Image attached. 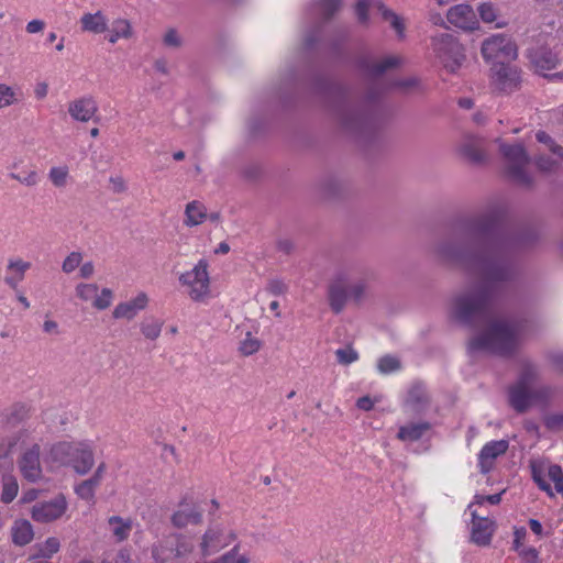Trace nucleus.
Listing matches in <instances>:
<instances>
[{"instance_id":"09e8293b","label":"nucleus","mask_w":563,"mask_h":563,"mask_svg":"<svg viewBox=\"0 0 563 563\" xmlns=\"http://www.w3.org/2000/svg\"><path fill=\"white\" fill-rule=\"evenodd\" d=\"M319 5L321 13L329 18L340 8L341 0H320Z\"/></svg>"},{"instance_id":"3c124183","label":"nucleus","mask_w":563,"mask_h":563,"mask_svg":"<svg viewBox=\"0 0 563 563\" xmlns=\"http://www.w3.org/2000/svg\"><path fill=\"white\" fill-rule=\"evenodd\" d=\"M239 553V545H235L227 553L222 554L213 561H197L196 563H232Z\"/></svg>"},{"instance_id":"c756f323","label":"nucleus","mask_w":563,"mask_h":563,"mask_svg":"<svg viewBox=\"0 0 563 563\" xmlns=\"http://www.w3.org/2000/svg\"><path fill=\"white\" fill-rule=\"evenodd\" d=\"M132 35V27L128 20L117 19L112 22L108 41L112 44L120 38H129Z\"/></svg>"},{"instance_id":"39448f33","label":"nucleus","mask_w":563,"mask_h":563,"mask_svg":"<svg viewBox=\"0 0 563 563\" xmlns=\"http://www.w3.org/2000/svg\"><path fill=\"white\" fill-rule=\"evenodd\" d=\"M499 150L506 163V172L511 180L521 185H529L531 177L527 172L529 156L521 144H505L500 141Z\"/></svg>"},{"instance_id":"79ce46f5","label":"nucleus","mask_w":563,"mask_h":563,"mask_svg":"<svg viewBox=\"0 0 563 563\" xmlns=\"http://www.w3.org/2000/svg\"><path fill=\"white\" fill-rule=\"evenodd\" d=\"M559 157L553 158L551 156L540 154L536 158V166L541 170L545 173H553L556 172L560 168V162Z\"/></svg>"},{"instance_id":"8fccbe9b","label":"nucleus","mask_w":563,"mask_h":563,"mask_svg":"<svg viewBox=\"0 0 563 563\" xmlns=\"http://www.w3.org/2000/svg\"><path fill=\"white\" fill-rule=\"evenodd\" d=\"M95 488H92L86 481H82L75 487L76 494L85 500H92L95 497Z\"/></svg>"},{"instance_id":"5701e85b","label":"nucleus","mask_w":563,"mask_h":563,"mask_svg":"<svg viewBox=\"0 0 563 563\" xmlns=\"http://www.w3.org/2000/svg\"><path fill=\"white\" fill-rule=\"evenodd\" d=\"M431 424L427 421L409 422L399 427L397 439L402 442L419 441L429 430Z\"/></svg>"},{"instance_id":"4be33fe9","label":"nucleus","mask_w":563,"mask_h":563,"mask_svg":"<svg viewBox=\"0 0 563 563\" xmlns=\"http://www.w3.org/2000/svg\"><path fill=\"white\" fill-rule=\"evenodd\" d=\"M529 59L531 64L534 66L537 71H547L554 69L559 63L560 58L556 53H553L551 49L547 47H540L537 49H531L529 52Z\"/></svg>"},{"instance_id":"7c9ffc66","label":"nucleus","mask_w":563,"mask_h":563,"mask_svg":"<svg viewBox=\"0 0 563 563\" xmlns=\"http://www.w3.org/2000/svg\"><path fill=\"white\" fill-rule=\"evenodd\" d=\"M34 556L41 559H51L60 549V542L56 537H49L44 542L34 545Z\"/></svg>"},{"instance_id":"e2e57ef3","label":"nucleus","mask_w":563,"mask_h":563,"mask_svg":"<svg viewBox=\"0 0 563 563\" xmlns=\"http://www.w3.org/2000/svg\"><path fill=\"white\" fill-rule=\"evenodd\" d=\"M114 563H133V560L129 551L120 550L114 559Z\"/></svg>"},{"instance_id":"a211bd4d","label":"nucleus","mask_w":563,"mask_h":563,"mask_svg":"<svg viewBox=\"0 0 563 563\" xmlns=\"http://www.w3.org/2000/svg\"><path fill=\"white\" fill-rule=\"evenodd\" d=\"M148 305V296L145 292H139L134 298L120 302L112 311L114 319H134L140 311L144 310Z\"/></svg>"},{"instance_id":"aec40b11","label":"nucleus","mask_w":563,"mask_h":563,"mask_svg":"<svg viewBox=\"0 0 563 563\" xmlns=\"http://www.w3.org/2000/svg\"><path fill=\"white\" fill-rule=\"evenodd\" d=\"M202 520V511L196 504L183 503L172 516V522L177 528L198 525Z\"/></svg>"},{"instance_id":"6e6552de","label":"nucleus","mask_w":563,"mask_h":563,"mask_svg":"<svg viewBox=\"0 0 563 563\" xmlns=\"http://www.w3.org/2000/svg\"><path fill=\"white\" fill-rule=\"evenodd\" d=\"M482 55L487 62H509L516 59L517 47L510 37L497 34L486 38L482 44Z\"/></svg>"},{"instance_id":"f257e3e1","label":"nucleus","mask_w":563,"mask_h":563,"mask_svg":"<svg viewBox=\"0 0 563 563\" xmlns=\"http://www.w3.org/2000/svg\"><path fill=\"white\" fill-rule=\"evenodd\" d=\"M467 234L476 250H461L451 242L437 246V255L476 274L481 283L455 295L451 300V314L466 325L482 324L484 330L468 342L471 352L485 351L499 355L512 353L519 345L521 327L495 319L490 311L494 284L510 278V254L515 240L498 222L496 212L482 214L471 222Z\"/></svg>"},{"instance_id":"412c9836","label":"nucleus","mask_w":563,"mask_h":563,"mask_svg":"<svg viewBox=\"0 0 563 563\" xmlns=\"http://www.w3.org/2000/svg\"><path fill=\"white\" fill-rule=\"evenodd\" d=\"M31 266V262L24 261L21 257H10L7 263L8 275L4 277L5 285L13 290H18L20 283L24 279L25 273Z\"/></svg>"},{"instance_id":"58836bf2","label":"nucleus","mask_w":563,"mask_h":563,"mask_svg":"<svg viewBox=\"0 0 563 563\" xmlns=\"http://www.w3.org/2000/svg\"><path fill=\"white\" fill-rule=\"evenodd\" d=\"M400 367V361L396 356L385 355L377 361V369L384 375L397 372Z\"/></svg>"},{"instance_id":"393cba45","label":"nucleus","mask_w":563,"mask_h":563,"mask_svg":"<svg viewBox=\"0 0 563 563\" xmlns=\"http://www.w3.org/2000/svg\"><path fill=\"white\" fill-rule=\"evenodd\" d=\"M133 528V521L130 518L111 516L108 519V529L117 542L128 540Z\"/></svg>"},{"instance_id":"7ed1b4c3","label":"nucleus","mask_w":563,"mask_h":563,"mask_svg":"<svg viewBox=\"0 0 563 563\" xmlns=\"http://www.w3.org/2000/svg\"><path fill=\"white\" fill-rule=\"evenodd\" d=\"M369 278H360L347 284V276L339 273L329 287V302L331 309L339 313L343 310L349 300L358 303L369 294Z\"/></svg>"},{"instance_id":"69168bd1","label":"nucleus","mask_w":563,"mask_h":563,"mask_svg":"<svg viewBox=\"0 0 563 563\" xmlns=\"http://www.w3.org/2000/svg\"><path fill=\"white\" fill-rule=\"evenodd\" d=\"M58 324L54 320H45L43 330L46 333H57Z\"/></svg>"},{"instance_id":"f704fd0d","label":"nucleus","mask_w":563,"mask_h":563,"mask_svg":"<svg viewBox=\"0 0 563 563\" xmlns=\"http://www.w3.org/2000/svg\"><path fill=\"white\" fill-rule=\"evenodd\" d=\"M400 62L401 59L398 56H387L382 60L375 62L368 66V71L373 76H379L386 70L398 66Z\"/></svg>"},{"instance_id":"cd10ccee","label":"nucleus","mask_w":563,"mask_h":563,"mask_svg":"<svg viewBox=\"0 0 563 563\" xmlns=\"http://www.w3.org/2000/svg\"><path fill=\"white\" fill-rule=\"evenodd\" d=\"M76 442H58L51 446L48 457L52 462L70 465L74 455Z\"/></svg>"},{"instance_id":"2eb2a0df","label":"nucleus","mask_w":563,"mask_h":563,"mask_svg":"<svg viewBox=\"0 0 563 563\" xmlns=\"http://www.w3.org/2000/svg\"><path fill=\"white\" fill-rule=\"evenodd\" d=\"M98 112V103L91 96L77 98L68 103V113L77 122L87 123Z\"/></svg>"},{"instance_id":"423d86ee","label":"nucleus","mask_w":563,"mask_h":563,"mask_svg":"<svg viewBox=\"0 0 563 563\" xmlns=\"http://www.w3.org/2000/svg\"><path fill=\"white\" fill-rule=\"evenodd\" d=\"M437 57L445 69L455 73L464 60L463 47L451 34H440L432 38Z\"/></svg>"},{"instance_id":"de8ad7c7","label":"nucleus","mask_w":563,"mask_h":563,"mask_svg":"<svg viewBox=\"0 0 563 563\" xmlns=\"http://www.w3.org/2000/svg\"><path fill=\"white\" fill-rule=\"evenodd\" d=\"M544 426L550 431L563 430V413H551L544 417Z\"/></svg>"},{"instance_id":"20e7f679","label":"nucleus","mask_w":563,"mask_h":563,"mask_svg":"<svg viewBox=\"0 0 563 563\" xmlns=\"http://www.w3.org/2000/svg\"><path fill=\"white\" fill-rule=\"evenodd\" d=\"M209 266L208 260L200 258L192 268L179 275V284L186 288V294L194 301H205L210 295Z\"/></svg>"},{"instance_id":"c03bdc74","label":"nucleus","mask_w":563,"mask_h":563,"mask_svg":"<svg viewBox=\"0 0 563 563\" xmlns=\"http://www.w3.org/2000/svg\"><path fill=\"white\" fill-rule=\"evenodd\" d=\"M261 347V341L253 336L250 332L246 333V336L240 343V352L244 356H250L256 353Z\"/></svg>"},{"instance_id":"49530a36","label":"nucleus","mask_w":563,"mask_h":563,"mask_svg":"<svg viewBox=\"0 0 563 563\" xmlns=\"http://www.w3.org/2000/svg\"><path fill=\"white\" fill-rule=\"evenodd\" d=\"M481 19L485 23H493L497 20V10L490 2H484L478 7Z\"/></svg>"},{"instance_id":"bb28decb","label":"nucleus","mask_w":563,"mask_h":563,"mask_svg":"<svg viewBox=\"0 0 563 563\" xmlns=\"http://www.w3.org/2000/svg\"><path fill=\"white\" fill-rule=\"evenodd\" d=\"M80 24L82 31L95 34H100L108 30V19L101 11L82 14Z\"/></svg>"},{"instance_id":"72a5a7b5","label":"nucleus","mask_w":563,"mask_h":563,"mask_svg":"<svg viewBox=\"0 0 563 563\" xmlns=\"http://www.w3.org/2000/svg\"><path fill=\"white\" fill-rule=\"evenodd\" d=\"M140 328L145 339L155 341L161 335L163 322L155 318H146L141 322Z\"/></svg>"},{"instance_id":"9b49d317","label":"nucleus","mask_w":563,"mask_h":563,"mask_svg":"<svg viewBox=\"0 0 563 563\" xmlns=\"http://www.w3.org/2000/svg\"><path fill=\"white\" fill-rule=\"evenodd\" d=\"M40 453V445L35 443L25 452H23L20 460L18 461L19 470L22 476L31 483H35L42 477Z\"/></svg>"},{"instance_id":"a18cd8bd","label":"nucleus","mask_w":563,"mask_h":563,"mask_svg":"<svg viewBox=\"0 0 563 563\" xmlns=\"http://www.w3.org/2000/svg\"><path fill=\"white\" fill-rule=\"evenodd\" d=\"M336 360L342 365H350L358 358L357 352L350 345L335 351Z\"/></svg>"},{"instance_id":"f3484780","label":"nucleus","mask_w":563,"mask_h":563,"mask_svg":"<svg viewBox=\"0 0 563 563\" xmlns=\"http://www.w3.org/2000/svg\"><path fill=\"white\" fill-rule=\"evenodd\" d=\"M95 464L93 444L89 441L76 442L70 465L78 474H87Z\"/></svg>"},{"instance_id":"0e129e2a","label":"nucleus","mask_w":563,"mask_h":563,"mask_svg":"<svg viewBox=\"0 0 563 563\" xmlns=\"http://www.w3.org/2000/svg\"><path fill=\"white\" fill-rule=\"evenodd\" d=\"M154 68L156 71L163 74V75H167L168 74V65H167V62L165 59H157L155 63H154Z\"/></svg>"},{"instance_id":"1a4fd4ad","label":"nucleus","mask_w":563,"mask_h":563,"mask_svg":"<svg viewBox=\"0 0 563 563\" xmlns=\"http://www.w3.org/2000/svg\"><path fill=\"white\" fill-rule=\"evenodd\" d=\"M492 80L496 89L503 92H512L521 82L520 70L504 62L494 63L492 67Z\"/></svg>"},{"instance_id":"b1692460","label":"nucleus","mask_w":563,"mask_h":563,"mask_svg":"<svg viewBox=\"0 0 563 563\" xmlns=\"http://www.w3.org/2000/svg\"><path fill=\"white\" fill-rule=\"evenodd\" d=\"M460 154L472 163H482L486 154L482 146V140L475 136L466 137L460 145Z\"/></svg>"},{"instance_id":"a878e982","label":"nucleus","mask_w":563,"mask_h":563,"mask_svg":"<svg viewBox=\"0 0 563 563\" xmlns=\"http://www.w3.org/2000/svg\"><path fill=\"white\" fill-rule=\"evenodd\" d=\"M11 538L15 545L23 547L29 544L34 538V530L30 521L18 519L11 527Z\"/></svg>"},{"instance_id":"f03ea898","label":"nucleus","mask_w":563,"mask_h":563,"mask_svg":"<svg viewBox=\"0 0 563 563\" xmlns=\"http://www.w3.org/2000/svg\"><path fill=\"white\" fill-rule=\"evenodd\" d=\"M538 371L532 364H525L518 380L509 388V404L517 412L530 407L547 404L552 397V388L538 383Z\"/></svg>"},{"instance_id":"13d9d810","label":"nucleus","mask_w":563,"mask_h":563,"mask_svg":"<svg viewBox=\"0 0 563 563\" xmlns=\"http://www.w3.org/2000/svg\"><path fill=\"white\" fill-rule=\"evenodd\" d=\"M44 29H45V22L40 19H34V20L30 21L25 26V30L29 34L40 33Z\"/></svg>"},{"instance_id":"5fc2aeb1","label":"nucleus","mask_w":563,"mask_h":563,"mask_svg":"<svg viewBox=\"0 0 563 563\" xmlns=\"http://www.w3.org/2000/svg\"><path fill=\"white\" fill-rule=\"evenodd\" d=\"M518 552L527 563H537L538 551L534 548H522Z\"/></svg>"},{"instance_id":"37998d69","label":"nucleus","mask_w":563,"mask_h":563,"mask_svg":"<svg viewBox=\"0 0 563 563\" xmlns=\"http://www.w3.org/2000/svg\"><path fill=\"white\" fill-rule=\"evenodd\" d=\"M9 177L26 187H34L40 181V176L35 169L24 172L22 174L10 173Z\"/></svg>"},{"instance_id":"052dcab7","label":"nucleus","mask_w":563,"mask_h":563,"mask_svg":"<svg viewBox=\"0 0 563 563\" xmlns=\"http://www.w3.org/2000/svg\"><path fill=\"white\" fill-rule=\"evenodd\" d=\"M374 404H375V401L371 397L364 396V397L358 398L356 406L361 410L368 411V410L373 409Z\"/></svg>"},{"instance_id":"6ab92c4d","label":"nucleus","mask_w":563,"mask_h":563,"mask_svg":"<svg viewBox=\"0 0 563 563\" xmlns=\"http://www.w3.org/2000/svg\"><path fill=\"white\" fill-rule=\"evenodd\" d=\"M448 21L456 27L463 30H474L477 25L475 12L468 4H457L452 7L446 14Z\"/></svg>"},{"instance_id":"ddd939ff","label":"nucleus","mask_w":563,"mask_h":563,"mask_svg":"<svg viewBox=\"0 0 563 563\" xmlns=\"http://www.w3.org/2000/svg\"><path fill=\"white\" fill-rule=\"evenodd\" d=\"M533 479L538 486L547 492L550 496H553L550 484L544 479L542 474H547L548 477L553 482L556 493L563 494V471L561 466L556 464L544 466H532Z\"/></svg>"},{"instance_id":"680f3d73","label":"nucleus","mask_w":563,"mask_h":563,"mask_svg":"<svg viewBox=\"0 0 563 563\" xmlns=\"http://www.w3.org/2000/svg\"><path fill=\"white\" fill-rule=\"evenodd\" d=\"M514 536H515L514 548L517 551H519L520 549H522V541L526 537V529L525 528L516 529L514 532Z\"/></svg>"},{"instance_id":"9d476101","label":"nucleus","mask_w":563,"mask_h":563,"mask_svg":"<svg viewBox=\"0 0 563 563\" xmlns=\"http://www.w3.org/2000/svg\"><path fill=\"white\" fill-rule=\"evenodd\" d=\"M67 509V501L64 496H57L48 501L37 503L32 507V519L46 523L59 519Z\"/></svg>"},{"instance_id":"2f4dec72","label":"nucleus","mask_w":563,"mask_h":563,"mask_svg":"<svg viewBox=\"0 0 563 563\" xmlns=\"http://www.w3.org/2000/svg\"><path fill=\"white\" fill-rule=\"evenodd\" d=\"M22 99L20 88L0 84V109L16 104Z\"/></svg>"},{"instance_id":"338daca9","label":"nucleus","mask_w":563,"mask_h":563,"mask_svg":"<svg viewBox=\"0 0 563 563\" xmlns=\"http://www.w3.org/2000/svg\"><path fill=\"white\" fill-rule=\"evenodd\" d=\"M529 527L533 533H536L537 536H542L543 529L540 521H538L537 519H530Z\"/></svg>"},{"instance_id":"dca6fc26","label":"nucleus","mask_w":563,"mask_h":563,"mask_svg":"<svg viewBox=\"0 0 563 563\" xmlns=\"http://www.w3.org/2000/svg\"><path fill=\"white\" fill-rule=\"evenodd\" d=\"M472 515V529L471 539L477 545H487L490 543L494 531L495 522L488 517H479L476 510L471 511Z\"/></svg>"},{"instance_id":"f8f14e48","label":"nucleus","mask_w":563,"mask_h":563,"mask_svg":"<svg viewBox=\"0 0 563 563\" xmlns=\"http://www.w3.org/2000/svg\"><path fill=\"white\" fill-rule=\"evenodd\" d=\"M372 5L373 8L377 9V11L382 14L383 19L386 21H389L391 26L397 31L399 36L404 35V23L400 20V18L395 14L393 11L387 9L385 4L379 1L375 0L371 3V0H358L356 4V14L361 22L367 21V9Z\"/></svg>"},{"instance_id":"ea45409f","label":"nucleus","mask_w":563,"mask_h":563,"mask_svg":"<svg viewBox=\"0 0 563 563\" xmlns=\"http://www.w3.org/2000/svg\"><path fill=\"white\" fill-rule=\"evenodd\" d=\"M82 253L78 251L70 252L63 261L62 263V271L65 274H70L75 269L79 268L81 262H82Z\"/></svg>"},{"instance_id":"864d4df0","label":"nucleus","mask_w":563,"mask_h":563,"mask_svg":"<svg viewBox=\"0 0 563 563\" xmlns=\"http://www.w3.org/2000/svg\"><path fill=\"white\" fill-rule=\"evenodd\" d=\"M266 289L274 296H280L287 291V285L280 279H272Z\"/></svg>"},{"instance_id":"4468645a","label":"nucleus","mask_w":563,"mask_h":563,"mask_svg":"<svg viewBox=\"0 0 563 563\" xmlns=\"http://www.w3.org/2000/svg\"><path fill=\"white\" fill-rule=\"evenodd\" d=\"M507 440H494L487 442L478 454V467L482 474L489 473L495 464V460L504 455L508 450Z\"/></svg>"},{"instance_id":"bf43d9fd","label":"nucleus","mask_w":563,"mask_h":563,"mask_svg":"<svg viewBox=\"0 0 563 563\" xmlns=\"http://www.w3.org/2000/svg\"><path fill=\"white\" fill-rule=\"evenodd\" d=\"M48 93V85L45 81H40L35 85L34 96L36 99L42 100Z\"/></svg>"},{"instance_id":"0eeeda50","label":"nucleus","mask_w":563,"mask_h":563,"mask_svg":"<svg viewBox=\"0 0 563 563\" xmlns=\"http://www.w3.org/2000/svg\"><path fill=\"white\" fill-rule=\"evenodd\" d=\"M235 539L236 534L234 531H225L220 523L210 525L200 539L197 553L200 558L206 559L214 555Z\"/></svg>"},{"instance_id":"774afa93","label":"nucleus","mask_w":563,"mask_h":563,"mask_svg":"<svg viewBox=\"0 0 563 563\" xmlns=\"http://www.w3.org/2000/svg\"><path fill=\"white\" fill-rule=\"evenodd\" d=\"M37 497V492L35 489H30L23 494L22 501L30 503L33 501Z\"/></svg>"},{"instance_id":"e433bc0d","label":"nucleus","mask_w":563,"mask_h":563,"mask_svg":"<svg viewBox=\"0 0 563 563\" xmlns=\"http://www.w3.org/2000/svg\"><path fill=\"white\" fill-rule=\"evenodd\" d=\"M99 291V286L93 283H79L75 287L76 296L85 302L93 301Z\"/></svg>"},{"instance_id":"c9c22d12","label":"nucleus","mask_w":563,"mask_h":563,"mask_svg":"<svg viewBox=\"0 0 563 563\" xmlns=\"http://www.w3.org/2000/svg\"><path fill=\"white\" fill-rule=\"evenodd\" d=\"M48 179L56 188H64L68 184L69 169L67 166H54L48 172Z\"/></svg>"},{"instance_id":"6e6d98bb","label":"nucleus","mask_w":563,"mask_h":563,"mask_svg":"<svg viewBox=\"0 0 563 563\" xmlns=\"http://www.w3.org/2000/svg\"><path fill=\"white\" fill-rule=\"evenodd\" d=\"M95 274V264L91 261L85 262L79 266V276L81 278L88 279Z\"/></svg>"},{"instance_id":"c85d7f7f","label":"nucleus","mask_w":563,"mask_h":563,"mask_svg":"<svg viewBox=\"0 0 563 563\" xmlns=\"http://www.w3.org/2000/svg\"><path fill=\"white\" fill-rule=\"evenodd\" d=\"M208 218L206 207L199 201L187 203L185 209L184 224L186 227H196L201 224Z\"/></svg>"},{"instance_id":"603ef678","label":"nucleus","mask_w":563,"mask_h":563,"mask_svg":"<svg viewBox=\"0 0 563 563\" xmlns=\"http://www.w3.org/2000/svg\"><path fill=\"white\" fill-rule=\"evenodd\" d=\"M164 44L173 48H177L181 45V38L176 30L170 29L165 33Z\"/></svg>"},{"instance_id":"4d7b16f0","label":"nucleus","mask_w":563,"mask_h":563,"mask_svg":"<svg viewBox=\"0 0 563 563\" xmlns=\"http://www.w3.org/2000/svg\"><path fill=\"white\" fill-rule=\"evenodd\" d=\"M175 551L176 556H184L192 551V545L185 538H179Z\"/></svg>"},{"instance_id":"473e14b6","label":"nucleus","mask_w":563,"mask_h":563,"mask_svg":"<svg viewBox=\"0 0 563 563\" xmlns=\"http://www.w3.org/2000/svg\"><path fill=\"white\" fill-rule=\"evenodd\" d=\"M19 484L15 476L5 474L2 476V490L0 500L3 504H10L18 496Z\"/></svg>"},{"instance_id":"a19ab883","label":"nucleus","mask_w":563,"mask_h":563,"mask_svg":"<svg viewBox=\"0 0 563 563\" xmlns=\"http://www.w3.org/2000/svg\"><path fill=\"white\" fill-rule=\"evenodd\" d=\"M113 301V291L110 288H102L100 292L96 295L92 301V307L97 310H106L111 306Z\"/></svg>"},{"instance_id":"4c0bfd02","label":"nucleus","mask_w":563,"mask_h":563,"mask_svg":"<svg viewBox=\"0 0 563 563\" xmlns=\"http://www.w3.org/2000/svg\"><path fill=\"white\" fill-rule=\"evenodd\" d=\"M538 142L542 143L547 151L553 154L555 157L563 159V146L555 143V141L544 131H539L536 134Z\"/></svg>"}]
</instances>
